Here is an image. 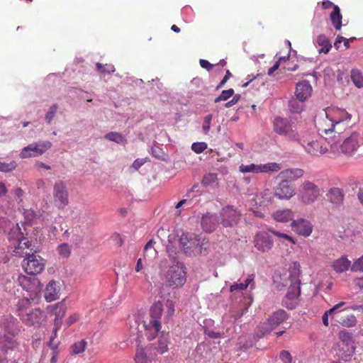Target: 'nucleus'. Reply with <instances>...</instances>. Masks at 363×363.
<instances>
[{"label": "nucleus", "mask_w": 363, "mask_h": 363, "mask_svg": "<svg viewBox=\"0 0 363 363\" xmlns=\"http://www.w3.org/2000/svg\"><path fill=\"white\" fill-rule=\"evenodd\" d=\"M324 111L325 116L318 120L317 128L319 134L325 139L330 151L336 155L353 156L360 146L359 133L354 131L348 136L341 135L349 126L352 115L337 107H329Z\"/></svg>", "instance_id": "f257e3e1"}, {"label": "nucleus", "mask_w": 363, "mask_h": 363, "mask_svg": "<svg viewBox=\"0 0 363 363\" xmlns=\"http://www.w3.org/2000/svg\"><path fill=\"white\" fill-rule=\"evenodd\" d=\"M300 275V264L298 262H294L290 264L288 271L274 277V282L277 283L279 286L288 287V292L283 301L284 305L287 308H294L298 303V298L301 294Z\"/></svg>", "instance_id": "f03ea898"}, {"label": "nucleus", "mask_w": 363, "mask_h": 363, "mask_svg": "<svg viewBox=\"0 0 363 363\" xmlns=\"http://www.w3.org/2000/svg\"><path fill=\"white\" fill-rule=\"evenodd\" d=\"M175 303L172 300L167 299L164 303L160 301L155 303L150 308V316L143 321L145 335L151 340L155 339L161 330V317L168 321L174 314Z\"/></svg>", "instance_id": "7ed1b4c3"}, {"label": "nucleus", "mask_w": 363, "mask_h": 363, "mask_svg": "<svg viewBox=\"0 0 363 363\" xmlns=\"http://www.w3.org/2000/svg\"><path fill=\"white\" fill-rule=\"evenodd\" d=\"M160 277L166 286L176 289L182 287L186 281V272L184 264L172 259L168 264L167 269H161Z\"/></svg>", "instance_id": "20e7f679"}, {"label": "nucleus", "mask_w": 363, "mask_h": 363, "mask_svg": "<svg viewBox=\"0 0 363 363\" xmlns=\"http://www.w3.org/2000/svg\"><path fill=\"white\" fill-rule=\"evenodd\" d=\"M138 326L139 324L137 321H135V323L130 326L132 340L135 341L138 343L133 357L134 363H153L155 362L156 357V353L154 352V347L149 345L143 347L139 344L140 342V335L138 330Z\"/></svg>", "instance_id": "39448f33"}, {"label": "nucleus", "mask_w": 363, "mask_h": 363, "mask_svg": "<svg viewBox=\"0 0 363 363\" xmlns=\"http://www.w3.org/2000/svg\"><path fill=\"white\" fill-rule=\"evenodd\" d=\"M180 245L185 254L196 255L206 250L208 243L206 238L201 235L194 233H183L180 237Z\"/></svg>", "instance_id": "423d86ee"}, {"label": "nucleus", "mask_w": 363, "mask_h": 363, "mask_svg": "<svg viewBox=\"0 0 363 363\" xmlns=\"http://www.w3.org/2000/svg\"><path fill=\"white\" fill-rule=\"evenodd\" d=\"M1 327L6 335L0 333V350L6 352L13 347V337L18 332V320L10 315H5L1 321Z\"/></svg>", "instance_id": "0eeeda50"}, {"label": "nucleus", "mask_w": 363, "mask_h": 363, "mask_svg": "<svg viewBox=\"0 0 363 363\" xmlns=\"http://www.w3.org/2000/svg\"><path fill=\"white\" fill-rule=\"evenodd\" d=\"M288 314L284 310H278L274 312L266 321L260 323L256 329V335L262 337L274 330L277 326L286 320Z\"/></svg>", "instance_id": "6e6552de"}, {"label": "nucleus", "mask_w": 363, "mask_h": 363, "mask_svg": "<svg viewBox=\"0 0 363 363\" xmlns=\"http://www.w3.org/2000/svg\"><path fill=\"white\" fill-rule=\"evenodd\" d=\"M320 196V189L318 185L311 181H304L298 187L297 199L303 205H311Z\"/></svg>", "instance_id": "1a4fd4ad"}, {"label": "nucleus", "mask_w": 363, "mask_h": 363, "mask_svg": "<svg viewBox=\"0 0 363 363\" xmlns=\"http://www.w3.org/2000/svg\"><path fill=\"white\" fill-rule=\"evenodd\" d=\"M273 128L275 133L286 137L289 140H300V135L296 131L295 125L287 118L276 117L273 121Z\"/></svg>", "instance_id": "9d476101"}, {"label": "nucleus", "mask_w": 363, "mask_h": 363, "mask_svg": "<svg viewBox=\"0 0 363 363\" xmlns=\"http://www.w3.org/2000/svg\"><path fill=\"white\" fill-rule=\"evenodd\" d=\"M273 196L269 189H266L257 194L252 199L248 201L250 209L257 217L263 218L264 213L255 208L264 209L272 203Z\"/></svg>", "instance_id": "9b49d317"}, {"label": "nucleus", "mask_w": 363, "mask_h": 363, "mask_svg": "<svg viewBox=\"0 0 363 363\" xmlns=\"http://www.w3.org/2000/svg\"><path fill=\"white\" fill-rule=\"evenodd\" d=\"M324 138L322 135H320ZM325 138H301L297 141L304 149L306 152L313 157H319L325 154L329 150L328 146L323 144Z\"/></svg>", "instance_id": "f8f14e48"}, {"label": "nucleus", "mask_w": 363, "mask_h": 363, "mask_svg": "<svg viewBox=\"0 0 363 363\" xmlns=\"http://www.w3.org/2000/svg\"><path fill=\"white\" fill-rule=\"evenodd\" d=\"M52 147V143L48 140H39L24 147L19 153V157L27 159L37 157L45 153Z\"/></svg>", "instance_id": "ddd939ff"}, {"label": "nucleus", "mask_w": 363, "mask_h": 363, "mask_svg": "<svg viewBox=\"0 0 363 363\" xmlns=\"http://www.w3.org/2000/svg\"><path fill=\"white\" fill-rule=\"evenodd\" d=\"M45 260L40 255L35 254L26 255L22 262L24 271L30 275L40 274L45 269Z\"/></svg>", "instance_id": "4468645a"}, {"label": "nucleus", "mask_w": 363, "mask_h": 363, "mask_svg": "<svg viewBox=\"0 0 363 363\" xmlns=\"http://www.w3.org/2000/svg\"><path fill=\"white\" fill-rule=\"evenodd\" d=\"M281 169L280 164L277 162H268L266 164H241L239 166V171L242 174L252 173H269L277 172Z\"/></svg>", "instance_id": "2eb2a0df"}, {"label": "nucleus", "mask_w": 363, "mask_h": 363, "mask_svg": "<svg viewBox=\"0 0 363 363\" xmlns=\"http://www.w3.org/2000/svg\"><path fill=\"white\" fill-rule=\"evenodd\" d=\"M241 214L232 206L223 208L220 212V223L223 227H233L237 225L240 220Z\"/></svg>", "instance_id": "dca6fc26"}, {"label": "nucleus", "mask_w": 363, "mask_h": 363, "mask_svg": "<svg viewBox=\"0 0 363 363\" xmlns=\"http://www.w3.org/2000/svg\"><path fill=\"white\" fill-rule=\"evenodd\" d=\"M53 198L55 205L59 208H64L68 204V191L66 184L57 181L53 186Z\"/></svg>", "instance_id": "f3484780"}, {"label": "nucleus", "mask_w": 363, "mask_h": 363, "mask_svg": "<svg viewBox=\"0 0 363 363\" xmlns=\"http://www.w3.org/2000/svg\"><path fill=\"white\" fill-rule=\"evenodd\" d=\"M17 281L23 290L31 294H37L42 289L39 279L35 277L20 274L18 277Z\"/></svg>", "instance_id": "a211bd4d"}, {"label": "nucleus", "mask_w": 363, "mask_h": 363, "mask_svg": "<svg viewBox=\"0 0 363 363\" xmlns=\"http://www.w3.org/2000/svg\"><path fill=\"white\" fill-rule=\"evenodd\" d=\"M274 242L268 232H258L254 238L255 247L261 252H266L273 247Z\"/></svg>", "instance_id": "6ab92c4d"}, {"label": "nucleus", "mask_w": 363, "mask_h": 363, "mask_svg": "<svg viewBox=\"0 0 363 363\" xmlns=\"http://www.w3.org/2000/svg\"><path fill=\"white\" fill-rule=\"evenodd\" d=\"M296 194V190L293 185L280 180L274 189V195L279 200H289Z\"/></svg>", "instance_id": "aec40b11"}, {"label": "nucleus", "mask_w": 363, "mask_h": 363, "mask_svg": "<svg viewBox=\"0 0 363 363\" xmlns=\"http://www.w3.org/2000/svg\"><path fill=\"white\" fill-rule=\"evenodd\" d=\"M291 227L297 234L305 238L310 236L313 232V225L309 220L304 218L293 220L291 223Z\"/></svg>", "instance_id": "412c9836"}, {"label": "nucleus", "mask_w": 363, "mask_h": 363, "mask_svg": "<svg viewBox=\"0 0 363 363\" xmlns=\"http://www.w3.org/2000/svg\"><path fill=\"white\" fill-rule=\"evenodd\" d=\"M62 285L60 281H50L44 289V298L46 301L52 302L60 298Z\"/></svg>", "instance_id": "4be33fe9"}, {"label": "nucleus", "mask_w": 363, "mask_h": 363, "mask_svg": "<svg viewBox=\"0 0 363 363\" xmlns=\"http://www.w3.org/2000/svg\"><path fill=\"white\" fill-rule=\"evenodd\" d=\"M304 171L300 168L286 169L281 171L277 178L289 183L290 182L296 181L302 177Z\"/></svg>", "instance_id": "5701e85b"}, {"label": "nucleus", "mask_w": 363, "mask_h": 363, "mask_svg": "<svg viewBox=\"0 0 363 363\" xmlns=\"http://www.w3.org/2000/svg\"><path fill=\"white\" fill-rule=\"evenodd\" d=\"M312 91L313 89L309 82L303 80L296 84L294 96L306 101L311 97Z\"/></svg>", "instance_id": "b1692460"}, {"label": "nucleus", "mask_w": 363, "mask_h": 363, "mask_svg": "<svg viewBox=\"0 0 363 363\" xmlns=\"http://www.w3.org/2000/svg\"><path fill=\"white\" fill-rule=\"evenodd\" d=\"M44 318L43 311L38 308H33L27 315H24V318L21 320L28 325H38L44 320Z\"/></svg>", "instance_id": "393cba45"}, {"label": "nucleus", "mask_w": 363, "mask_h": 363, "mask_svg": "<svg viewBox=\"0 0 363 363\" xmlns=\"http://www.w3.org/2000/svg\"><path fill=\"white\" fill-rule=\"evenodd\" d=\"M201 228L206 233L214 231L219 224V218L216 214L206 213L201 218Z\"/></svg>", "instance_id": "a878e982"}, {"label": "nucleus", "mask_w": 363, "mask_h": 363, "mask_svg": "<svg viewBox=\"0 0 363 363\" xmlns=\"http://www.w3.org/2000/svg\"><path fill=\"white\" fill-rule=\"evenodd\" d=\"M67 307L65 303L60 302L55 303L54 306L51 307V311L52 314L55 315V330L54 335L52 336H56L57 330L60 328L61 325V322L62 318H64L66 313Z\"/></svg>", "instance_id": "bb28decb"}, {"label": "nucleus", "mask_w": 363, "mask_h": 363, "mask_svg": "<svg viewBox=\"0 0 363 363\" xmlns=\"http://www.w3.org/2000/svg\"><path fill=\"white\" fill-rule=\"evenodd\" d=\"M294 216L295 213L289 208L278 209L272 214V218L279 223L293 222Z\"/></svg>", "instance_id": "cd10ccee"}, {"label": "nucleus", "mask_w": 363, "mask_h": 363, "mask_svg": "<svg viewBox=\"0 0 363 363\" xmlns=\"http://www.w3.org/2000/svg\"><path fill=\"white\" fill-rule=\"evenodd\" d=\"M328 200L335 207H340L343 204L344 193L339 188H332L326 194Z\"/></svg>", "instance_id": "c85d7f7f"}, {"label": "nucleus", "mask_w": 363, "mask_h": 363, "mask_svg": "<svg viewBox=\"0 0 363 363\" xmlns=\"http://www.w3.org/2000/svg\"><path fill=\"white\" fill-rule=\"evenodd\" d=\"M13 253L17 256H23L24 254L28 255L25 252L26 250L30 249L31 247V242L27 238L22 237L19 240H16L13 242Z\"/></svg>", "instance_id": "c756f323"}, {"label": "nucleus", "mask_w": 363, "mask_h": 363, "mask_svg": "<svg viewBox=\"0 0 363 363\" xmlns=\"http://www.w3.org/2000/svg\"><path fill=\"white\" fill-rule=\"evenodd\" d=\"M169 343V341L167 335L162 333V335L160 337L157 342L150 343L148 345L153 346L154 352L156 353L157 356V354H162L168 351Z\"/></svg>", "instance_id": "7c9ffc66"}, {"label": "nucleus", "mask_w": 363, "mask_h": 363, "mask_svg": "<svg viewBox=\"0 0 363 363\" xmlns=\"http://www.w3.org/2000/svg\"><path fill=\"white\" fill-rule=\"evenodd\" d=\"M351 266V262L346 256H342L333 261L332 268L337 273H343L349 269Z\"/></svg>", "instance_id": "2f4dec72"}, {"label": "nucleus", "mask_w": 363, "mask_h": 363, "mask_svg": "<svg viewBox=\"0 0 363 363\" xmlns=\"http://www.w3.org/2000/svg\"><path fill=\"white\" fill-rule=\"evenodd\" d=\"M315 45L318 48V52L320 53L325 54H327L332 47L328 39L324 35H319L317 36L315 40Z\"/></svg>", "instance_id": "473e14b6"}, {"label": "nucleus", "mask_w": 363, "mask_h": 363, "mask_svg": "<svg viewBox=\"0 0 363 363\" xmlns=\"http://www.w3.org/2000/svg\"><path fill=\"white\" fill-rule=\"evenodd\" d=\"M346 304L345 302L341 301L339 303L335 304L333 308L326 311L323 315V323L324 325H328V317L330 316L332 318H334L335 314L339 311H342L344 309L342 308Z\"/></svg>", "instance_id": "72a5a7b5"}, {"label": "nucleus", "mask_w": 363, "mask_h": 363, "mask_svg": "<svg viewBox=\"0 0 363 363\" xmlns=\"http://www.w3.org/2000/svg\"><path fill=\"white\" fill-rule=\"evenodd\" d=\"M30 300L28 298H24L18 300L17 303V312L21 319L24 318V315H27L29 311H31Z\"/></svg>", "instance_id": "f704fd0d"}, {"label": "nucleus", "mask_w": 363, "mask_h": 363, "mask_svg": "<svg viewBox=\"0 0 363 363\" xmlns=\"http://www.w3.org/2000/svg\"><path fill=\"white\" fill-rule=\"evenodd\" d=\"M289 108L291 112L299 113L305 108V101L293 96L289 101Z\"/></svg>", "instance_id": "c9c22d12"}, {"label": "nucleus", "mask_w": 363, "mask_h": 363, "mask_svg": "<svg viewBox=\"0 0 363 363\" xmlns=\"http://www.w3.org/2000/svg\"><path fill=\"white\" fill-rule=\"evenodd\" d=\"M330 20L332 21V23L335 28L336 30H340L342 27V15L340 13V9L338 7V6L335 5L333 6V10L331 12L330 15Z\"/></svg>", "instance_id": "e433bc0d"}, {"label": "nucleus", "mask_w": 363, "mask_h": 363, "mask_svg": "<svg viewBox=\"0 0 363 363\" xmlns=\"http://www.w3.org/2000/svg\"><path fill=\"white\" fill-rule=\"evenodd\" d=\"M104 138L120 145H124L127 143L126 138L122 134L117 132L108 133L104 135Z\"/></svg>", "instance_id": "4c0bfd02"}, {"label": "nucleus", "mask_w": 363, "mask_h": 363, "mask_svg": "<svg viewBox=\"0 0 363 363\" xmlns=\"http://www.w3.org/2000/svg\"><path fill=\"white\" fill-rule=\"evenodd\" d=\"M23 233L21 231V228L18 224L12 225V227L10 228V231L9 233L8 238L10 242H15L17 240H19L22 238Z\"/></svg>", "instance_id": "58836bf2"}, {"label": "nucleus", "mask_w": 363, "mask_h": 363, "mask_svg": "<svg viewBox=\"0 0 363 363\" xmlns=\"http://www.w3.org/2000/svg\"><path fill=\"white\" fill-rule=\"evenodd\" d=\"M350 76L352 82L357 88L363 87V74L361 71L353 69L351 70Z\"/></svg>", "instance_id": "ea45409f"}, {"label": "nucleus", "mask_w": 363, "mask_h": 363, "mask_svg": "<svg viewBox=\"0 0 363 363\" xmlns=\"http://www.w3.org/2000/svg\"><path fill=\"white\" fill-rule=\"evenodd\" d=\"M87 342L84 340L74 343L71 347V354L77 355L83 353L86 347Z\"/></svg>", "instance_id": "a19ab883"}, {"label": "nucleus", "mask_w": 363, "mask_h": 363, "mask_svg": "<svg viewBox=\"0 0 363 363\" xmlns=\"http://www.w3.org/2000/svg\"><path fill=\"white\" fill-rule=\"evenodd\" d=\"M269 232L271 233L272 235H275L276 237H277L281 241L284 242V240H286L293 245H295L296 243V240L288 234L281 233L273 228L269 229Z\"/></svg>", "instance_id": "79ce46f5"}, {"label": "nucleus", "mask_w": 363, "mask_h": 363, "mask_svg": "<svg viewBox=\"0 0 363 363\" xmlns=\"http://www.w3.org/2000/svg\"><path fill=\"white\" fill-rule=\"evenodd\" d=\"M339 323L344 327L352 328L354 327L357 325V320L355 315L350 314L342 318L341 320L339 321Z\"/></svg>", "instance_id": "37998d69"}, {"label": "nucleus", "mask_w": 363, "mask_h": 363, "mask_svg": "<svg viewBox=\"0 0 363 363\" xmlns=\"http://www.w3.org/2000/svg\"><path fill=\"white\" fill-rule=\"evenodd\" d=\"M17 167V163L14 160L10 162H0V172H10L16 169Z\"/></svg>", "instance_id": "c03bdc74"}, {"label": "nucleus", "mask_w": 363, "mask_h": 363, "mask_svg": "<svg viewBox=\"0 0 363 363\" xmlns=\"http://www.w3.org/2000/svg\"><path fill=\"white\" fill-rule=\"evenodd\" d=\"M350 269L354 272H363V255L356 259L353 263L351 264Z\"/></svg>", "instance_id": "a18cd8bd"}, {"label": "nucleus", "mask_w": 363, "mask_h": 363, "mask_svg": "<svg viewBox=\"0 0 363 363\" xmlns=\"http://www.w3.org/2000/svg\"><path fill=\"white\" fill-rule=\"evenodd\" d=\"M58 254L64 258H67L69 256L71 252L70 246L67 243H62L57 247Z\"/></svg>", "instance_id": "49530a36"}, {"label": "nucleus", "mask_w": 363, "mask_h": 363, "mask_svg": "<svg viewBox=\"0 0 363 363\" xmlns=\"http://www.w3.org/2000/svg\"><path fill=\"white\" fill-rule=\"evenodd\" d=\"M57 108H58L57 105L53 104L52 106H51L50 107V108L47 111L45 116V119L48 124L51 123L52 119L55 116L56 113L57 111Z\"/></svg>", "instance_id": "de8ad7c7"}, {"label": "nucleus", "mask_w": 363, "mask_h": 363, "mask_svg": "<svg viewBox=\"0 0 363 363\" xmlns=\"http://www.w3.org/2000/svg\"><path fill=\"white\" fill-rule=\"evenodd\" d=\"M234 94V90L229 89L228 90H223L221 94L215 99L214 102L218 103L221 101H226Z\"/></svg>", "instance_id": "09e8293b"}, {"label": "nucleus", "mask_w": 363, "mask_h": 363, "mask_svg": "<svg viewBox=\"0 0 363 363\" xmlns=\"http://www.w3.org/2000/svg\"><path fill=\"white\" fill-rule=\"evenodd\" d=\"M81 318V314L79 312H74L70 313L65 320V324L67 327L76 323Z\"/></svg>", "instance_id": "8fccbe9b"}, {"label": "nucleus", "mask_w": 363, "mask_h": 363, "mask_svg": "<svg viewBox=\"0 0 363 363\" xmlns=\"http://www.w3.org/2000/svg\"><path fill=\"white\" fill-rule=\"evenodd\" d=\"M135 271L138 273H140L141 274H143L145 280H148L149 277L148 274L145 272V266L141 258H139L137 260Z\"/></svg>", "instance_id": "3c124183"}, {"label": "nucleus", "mask_w": 363, "mask_h": 363, "mask_svg": "<svg viewBox=\"0 0 363 363\" xmlns=\"http://www.w3.org/2000/svg\"><path fill=\"white\" fill-rule=\"evenodd\" d=\"M217 181V174L214 173H209L206 174L202 180L203 185L208 186L216 183Z\"/></svg>", "instance_id": "603ef678"}, {"label": "nucleus", "mask_w": 363, "mask_h": 363, "mask_svg": "<svg viewBox=\"0 0 363 363\" xmlns=\"http://www.w3.org/2000/svg\"><path fill=\"white\" fill-rule=\"evenodd\" d=\"M55 337L56 336H52L50 337V344H49L50 347L52 350V357H51V359H50L51 363H56L57 357V344H55V343L53 342L54 339H55Z\"/></svg>", "instance_id": "864d4df0"}, {"label": "nucleus", "mask_w": 363, "mask_h": 363, "mask_svg": "<svg viewBox=\"0 0 363 363\" xmlns=\"http://www.w3.org/2000/svg\"><path fill=\"white\" fill-rule=\"evenodd\" d=\"M207 147H208L207 144L203 142L194 143L191 145V150L194 152H196L197 154H200V153L203 152L207 148Z\"/></svg>", "instance_id": "5fc2aeb1"}, {"label": "nucleus", "mask_w": 363, "mask_h": 363, "mask_svg": "<svg viewBox=\"0 0 363 363\" xmlns=\"http://www.w3.org/2000/svg\"><path fill=\"white\" fill-rule=\"evenodd\" d=\"M96 67L98 68V70H99L100 72H103V73H108V74H110V73H112L115 71V67L113 65H102L101 63H96Z\"/></svg>", "instance_id": "6e6d98bb"}, {"label": "nucleus", "mask_w": 363, "mask_h": 363, "mask_svg": "<svg viewBox=\"0 0 363 363\" xmlns=\"http://www.w3.org/2000/svg\"><path fill=\"white\" fill-rule=\"evenodd\" d=\"M25 221L26 225H30L35 218V212L31 209L25 210L23 212Z\"/></svg>", "instance_id": "4d7b16f0"}, {"label": "nucleus", "mask_w": 363, "mask_h": 363, "mask_svg": "<svg viewBox=\"0 0 363 363\" xmlns=\"http://www.w3.org/2000/svg\"><path fill=\"white\" fill-rule=\"evenodd\" d=\"M144 252H145V257L148 255H147L148 253H150V255L153 257H155L156 255L157 252L153 247V242L152 240H150L149 242H147V243L145 245Z\"/></svg>", "instance_id": "13d9d810"}, {"label": "nucleus", "mask_w": 363, "mask_h": 363, "mask_svg": "<svg viewBox=\"0 0 363 363\" xmlns=\"http://www.w3.org/2000/svg\"><path fill=\"white\" fill-rule=\"evenodd\" d=\"M12 194L16 201L20 204L23 201L24 195L23 191L20 187H16L12 191Z\"/></svg>", "instance_id": "bf43d9fd"}, {"label": "nucleus", "mask_w": 363, "mask_h": 363, "mask_svg": "<svg viewBox=\"0 0 363 363\" xmlns=\"http://www.w3.org/2000/svg\"><path fill=\"white\" fill-rule=\"evenodd\" d=\"M255 275L254 274H248L245 280L242 282L245 285V288L250 287L251 289H255Z\"/></svg>", "instance_id": "052dcab7"}, {"label": "nucleus", "mask_w": 363, "mask_h": 363, "mask_svg": "<svg viewBox=\"0 0 363 363\" xmlns=\"http://www.w3.org/2000/svg\"><path fill=\"white\" fill-rule=\"evenodd\" d=\"M338 335L340 340L343 342H345L347 345H348L352 340V334L344 330L340 331Z\"/></svg>", "instance_id": "680f3d73"}, {"label": "nucleus", "mask_w": 363, "mask_h": 363, "mask_svg": "<svg viewBox=\"0 0 363 363\" xmlns=\"http://www.w3.org/2000/svg\"><path fill=\"white\" fill-rule=\"evenodd\" d=\"M212 118L213 116L211 114L204 118L202 129L205 133H208L210 130Z\"/></svg>", "instance_id": "e2e57ef3"}, {"label": "nucleus", "mask_w": 363, "mask_h": 363, "mask_svg": "<svg viewBox=\"0 0 363 363\" xmlns=\"http://www.w3.org/2000/svg\"><path fill=\"white\" fill-rule=\"evenodd\" d=\"M245 285L242 284V282L240 283H234L230 286V291L233 292L235 291L239 290V291H243L246 289Z\"/></svg>", "instance_id": "0e129e2a"}, {"label": "nucleus", "mask_w": 363, "mask_h": 363, "mask_svg": "<svg viewBox=\"0 0 363 363\" xmlns=\"http://www.w3.org/2000/svg\"><path fill=\"white\" fill-rule=\"evenodd\" d=\"M280 358L284 363L291 362V356L288 351H282L280 354Z\"/></svg>", "instance_id": "69168bd1"}, {"label": "nucleus", "mask_w": 363, "mask_h": 363, "mask_svg": "<svg viewBox=\"0 0 363 363\" xmlns=\"http://www.w3.org/2000/svg\"><path fill=\"white\" fill-rule=\"evenodd\" d=\"M145 162V160L143 159H137L135 160L131 165V168L135 170H138L140 168Z\"/></svg>", "instance_id": "338daca9"}, {"label": "nucleus", "mask_w": 363, "mask_h": 363, "mask_svg": "<svg viewBox=\"0 0 363 363\" xmlns=\"http://www.w3.org/2000/svg\"><path fill=\"white\" fill-rule=\"evenodd\" d=\"M240 99V95L235 94V96H233V99L230 101H229L228 102H227L225 104V106L226 108H230V107L233 106V105H235V104H237L238 102Z\"/></svg>", "instance_id": "774afa93"}]
</instances>
